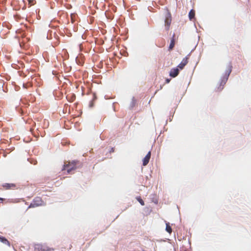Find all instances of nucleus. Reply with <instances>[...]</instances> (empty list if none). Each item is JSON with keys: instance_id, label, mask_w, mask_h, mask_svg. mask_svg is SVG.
I'll use <instances>...</instances> for the list:
<instances>
[{"instance_id": "obj_1", "label": "nucleus", "mask_w": 251, "mask_h": 251, "mask_svg": "<svg viewBox=\"0 0 251 251\" xmlns=\"http://www.w3.org/2000/svg\"><path fill=\"white\" fill-rule=\"evenodd\" d=\"M232 67L230 64L228 66L227 70L225 75L222 77L219 85L217 87L216 90L217 91H221L223 89L227 81L228 76L231 72Z\"/></svg>"}, {"instance_id": "obj_2", "label": "nucleus", "mask_w": 251, "mask_h": 251, "mask_svg": "<svg viewBox=\"0 0 251 251\" xmlns=\"http://www.w3.org/2000/svg\"><path fill=\"white\" fill-rule=\"evenodd\" d=\"M53 248L48 247L45 244H35L34 245V251H52Z\"/></svg>"}, {"instance_id": "obj_3", "label": "nucleus", "mask_w": 251, "mask_h": 251, "mask_svg": "<svg viewBox=\"0 0 251 251\" xmlns=\"http://www.w3.org/2000/svg\"><path fill=\"white\" fill-rule=\"evenodd\" d=\"M44 202L40 197H35L30 203L28 208H34L43 205Z\"/></svg>"}, {"instance_id": "obj_4", "label": "nucleus", "mask_w": 251, "mask_h": 251, "mask_svg": "<svg viewBox=\"0 0 251 251\" xmlns=\"http://www.w3.org/2000/svg\"><path fill=\"white\" fill-rule=\"evenodd\" d=\"M172 22V16L170 12H167L165 15V28L167 31L170 29Z\"/></svg>"}, {"instance_id": "obj_5", "label": "nucleus", "mask_w": 251, "mask_h": 251, "mask_svg": "<svg viewBox=\"0 0 251 251\" xmlns=\"http://www.w3.org/2000/svg\"><path fill=\"white\" fill-rule=\"evenodd\" d=\"M75 169V165L74 164H66L64 166V168L62 169L63 171H66L68 173H70L72 171L74 170Z\"/></svg>"}, {"instance_id": "obj_6", "label": "nucleus", "mask_w": 251, "mask_h": 251, "mask_svg": "<svg viewBox=\"0 0 251 251\" xmlns=\"http://www.w3.org/2000/svg\"><path fill=\"white\" fill-rule=\"evenodd\" d=\"M189 55L184 58L180 64H178L177 67L180 70H182L188 62Z\"/></svg>"}, {"instance_id": "obj_7", "label": "nucleus", "mask_w": 251, "mask_h": 251, "mask_svg": "<svg viewBox=\"0 0 251 251\" xmlns=\"http://www.w3.org/2000/svg\"><path fill=\"white\" fill-rule=\"evenodd\" d=\"M179 74V70L177 68H172L170 72V75L172 77H176Z\"/></svg>"}, {"instance_id": "obj_8", "label": "nucleus", "mask_w": 251, "mask_h": 251, "mask_svg": "<svg viewBox=\"0 0 251 251\" xmlns=\"http://www.w3.org/2000/svg\"><path fill=\"white\" fill-rule=\"evenodd\" d=\"M151 156V152L150 151L143 160V165L146 166L149 162Z\"/></svg>"}, {"instance_id": "obj_9", "label": "nucleus", "mask_w": 251, "mask_h": 251, "mask_svg": "<svg viewBox=\"0 0 251 251\" xmlns=\"http://www.w3.org/2000/svg\"><path fill=\"white\" fill-rule=\"evenodd\" d=\"M175 45V34L174 33L171 39V42L169 46L168 50H172Z\"/></svg>"}, {"instance_id": "obj_10", "label": "nucleus", "mask_w": 251, "mask_h": 251, "mask_svg": "<svg viewBox=\"0 0 251 251\" xmlns=\"http://www.w3.org/2000/svg\"><path fill=\"white\" fill-rule=\"evenodd\" d=\"M3 188L5 189H14L16 187V185L14 183H5L2 185Z\"/></svg>"}, {"instance_id": "obj_11", "label": "nucleus", "mask_w": 251, "mask_h": 251, "mask_svg": "<svg viewBox=\"0 0 251 251\" xmlns=\"http://www.w3.org/2000/svg\"><path fill=\"white\" fill-rule=\"evenodd\" d=\"M0 241L5 245H7L10 246L9 242L4 237H2L0 236Z\"/></svg>"}, {"instance_id": "obj_12", "label": "nucleus", "mask_w": 251, "mask_h": 251, "mask_svg": "<svg viewBox=\"0 0 251 251\" xmlns=\"http://www.w3.org/2000/svg\"><path fill=\"white\" fill-rule=\"evenodd\" d=\"M195 11L194 10H191L189 13V18L190 20H192L195 17Z\"/></svg>"}, {"instance_id": "obj_13", "label": "nucleus", "mask_w": 251, "mask_h": 251, "mask_svg": "<svg viewBox=\"0 0 251 251\" xmlns=\"http://www.w3.org/2000/svg\"><path fill=\"white\" fill-rule=\"evenodd\" d=\"M166 230L170 234L172 232V229L169 223L166 224Z\"/></svg>"}, {"instance_id": "obj_14", "label": "nucleus", "mask_w": 251, "mask_h": 251, "mask_svg": "<svg viewBox=\"0 0 251 251\" xmlns=\"http://www.w3.org/2000/svg\"><path fill=\"white\" fill-rule=\"evenodd\" d=\"M136 200L138 201H139V202L142 205H145V203L143 201V200L142 199V198H141V197L140 196H138V197H137L136 198Z\"/></svg>"}, {"instance_id": "obj_15", "label": "nucleus", "mask_w": 251, "mask_h": 251, "mask_svg": "<svg viewBox=\"0 0 251 251\" xmlns=\"http://www.w3.org/2000/svg\"><path fill=\"white\" fill-rule=\"evenodd\" d=\"M72 248V245L71 244H70L66 250L65 249V248L63 247L62 251H69Z\"/></svg>"}, {"instance_id": "obj_16", "label": "nucleus", "mask_w": 251, "mask_h": 251, "mask_svg": "<svg viewBox=\"0 0 251 251\" xmlns=\"http://www.w3.org/2000/svg\"><path fill=\"white\" fill-rule=\"evenodd\" d=\"M28 4L29 5V6L34 5L36 3V1L35 0H28Z\"/></svg>"}, {"instance_id": "obj_17", "label": "nucleus", "mask_w": 251, "mask_h": 251, "mask_svg": "<svg viewBox=\"0 0 251 251\" xmlns=\"http://www.w3.org/2000/svg\"><path fill=\"white\" fill-rule=\"evenodd\" d=\"M93 100L91 101L90 103V107H93Z\"/></svg>"}, {"instance_id": "obj_18", "label": "nucleus", "mask_w": 251, "mask_h": 251, "mask_svg": "<svg viewBox=\"0 0 251 251\" xmlns=\"http://www.w3.org/2000/svg\"><path fill=\"white\" fill-rule=\"evenodd\" d=\"M3 200H4V199L0 198V201H1V202H2L3 201Z\"/></svg>"}, {"instance_id": "obj_19", "label": "nucleus", "mask_w": 251, "mask_h": 251, "mask_svg": "<svg viewBox=\"0 0 251 251\" xmlns=\"http://www.w3.org/2000/svg\"><path fill=\"white\" fill-rule=\"evenodd\" d=\"M166 81L167 83H169L170 82V80L169 79H167Z\"/></svg>"}, {"instance_id": "obj_20", "label": "nucleus", "mask_w": 251, "mask_h": 251, "mask_svg": "<svg viewBox=\"0 0 251 251\" xmlns=\"http://www.w3.org/2000/svg\"><path fill=\"white\" fill-rule=\"evenodd\" d=\"M23 86H24L25 88H26V86H25V84H24V85H23Z\"/></svg>"}]
</instances>
